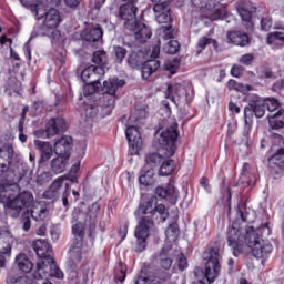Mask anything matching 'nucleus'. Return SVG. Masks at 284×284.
I'll use <instances>...</instances> for the list:
<instances>
[{
    "instance_id": "nucleus-63",
    "label": "nucleus",
    "mask_w": 284,
    "mask_h": 284,
    "mask_svg": "<svg viewBox=\"0 0 284 284\" xmlns=\"http://www.w3.org/2000/svg\"><path fill=\"white\" fill-rule=\"evenodd\" d=\"M120 236L121 239H125V236H128V225H124L120 229Z\"/></svg>"
},
{
    "instance_id": "nucleus-15",
    "label": "nucleus",
    "mask_w": 284,
    "mask_h": 284,
    "mask_svg": "<svg viewBox=\"0 0 284 284\" xmlns=\"http://www.w3.org/2000/svg\"><path fill=\"white\" fill-rule=\"evenodd\" d=\"M171 277L172 275L170 273H164L159 277L155 275L141 274L135 284H172L170 281Z\"/></svg>"
},
{
    "instance_id": "nucleus-31",
    "label": "nucleus",
    "mask_w": 284,
    "mask_h": 284,
    "mask_svg": "<svg viewBox=\"0 0 284 284\" xmlns=\"http://www.w3.org/2000/svg\"><path fill=\"white\" fill-rule=\"evenodd\" d=\"M160 63L158 60H149L142 65V79H150L153 72H156L160 68Z\"/></svg>"
},
{
    "instance_id": "nucleus-41",
    "label": "nucleus",
    "mask_w": 284,
    "mask_h": 284,
    "mask_svg": "<svg viewBox=\"0 0 284 284\" xmlns=\"http://www.w3.org/2000/svg\"><path fill=\"white\" fill-rule=\"evenodd\" d=\"M207 45H213V48H219V43L216 42V40L212 39V38H207V37H202L199 42H197V47L201 50H205V48H207Z\"/></svg>"
},
{
    "instance_id": "nucleus-23",
    "label": "nucleus",
    "mask_w": 284,
    "mask_h": 284,
    "mask_svg": "<svg viewBox=\"0 0 284 284\" xmlns=\"http://www.w3.org/2000/svg\"><path fill=\"white\" fill-rule=\"evenodd\" d=\"M229 43H233L234 45H240L241 48H245L250 43V38L247 34L242 33L241 31H232L227 33Z\"/></svg>"
},
{
    "instance_id": "nucleus-32",
    "label": "nucleus",
    "mask_w": 284,
    "mask_h": 284,
    "mask_svg": "<svg viewBox=\"0 0 284 284\" xmlns=\"http://www.w3.org/2000/svg\"><path fill=\"white\" fill-rule=\"evenodd\" d=\"M16 265L21 270V272L29 273L32 272V267H34V264L30 262L28 258V255L21 253L16 257Z\"/></svg>"
},
{
    "instance_id": "nucleus-5",
    "label": "nucleus",
    "mask_w": 284,
    "mask_h": 284,
    "mask_svg": "<svg viewBox=\"0 0 284 284\" xmlns=\"http://www.w3.org/2000/svg\"><path fill=\"white\" fill-rule=\"evenodd\" d=\"M244 245L245 251L250 250L255 258H264L267 254H272V245L265 244L261 239L258 229L254 230L252 226L245 229Z\"/></svg>"
},
{
    "instance_id": "nucleus-36",
    "label": "nucleus",
    "mask_w": 284,
    "mask_h": 284,
    "mask_svg": "<svg viewBox=\"0 0 284 284\" xmlns=\"http://www.w3.org/2000/svg\"><path fill=\"white\" fill-rule=\"evenodd\" d=\"M227 89L229 90H235V92H251V90H254V88L250 84H243V83H239L236 82V80H230L227 82Z\"/></svg>"
},
{
    "instance_id": "nucleus-64",
    "label": "nucleus",
    "mask_w": 284,
    "mask_h": 284,
    "mask_svg": "<svg viewBox=\"0 0 284 284\" xmlns=\"http://www.w3.org/2000/svg\"><path fill=\"white\" fill-rule=\"evenodd\" d=\"M47 230H48V229L45 227V225L40 226V227L37 230L38 236H45Z\"/></svg>"
},
{
    "instance_id": "nucleus-54",
    "label": "nucleus",
    "mask_w": 284,
    "mask_h": 284,
    "mask_svg": "<svg viewBox=\"0 0 284 284\" xmlns=\"http://www.w3.org/2000/svg\"><path fill=\"white\" fill-rule=\"evenodd\" d=\"M161 30H163L164 39H172L174 37V30H172V27L166 26V27H162Z\"/></svg>"
},
{
    "instance_id": "nucleus-56",
    "label": "nucleus",
    "mask_w": 284,
    "mask_h": 284,
    "mask_svg": "<svg viewBox=\"0 0 284 284\" xmlns=\"http://www.w3.org/2000/svg\"><path fill=\"white\" fill-rule=\"evenodd\" d=\"M159 54H161V44L160 42L158 45L153 47L152 52H151V59L155 61V59H159Z\"/></svg>"
},
{
    "instance_id": "nucleus-34",
    "label": "nucleus",
    "mask_w": 284,
    "mask_h": 284,
    "mask_svg": "<svg viewBox=\"0 0 284 284\" xmlns=\"http://www.w3.org/2000/svg\"><path fill=\"white\" fill-rule=\"evenodd\" d=\"M68 159L63 155H58V158L53 159L51 162V168L55 174H61L62 172H65V168L68 165Z\"/></svg>"
},
{
    "instance_id": "nucleus-27",
    "label": "nucleus",
    "mask_w": 284,
    "mask_h": 284,
    "mask_svg": "<svg viewBox=\"0 0 284 284\" xmlns=\"http://www.w3.org/2000/svg\"><path fill=\"white\" fill-rule=\"evenodd\" d=\"M43 0H20V3L24 8H30L34 13L38 19H43Z\"/></svg>"
},
{
    "instance_id": "nucleus-14",
    "label": "nucleus",
    "mask_w": 284,
    "mask_h": 284,
    "mask_svg": "<svg viewBox=\"0 0 284 284\" xmlns=\"http://www.w3.org/2000/svg\"><path fill=\"white\" fill-rule=\"evenodd\" d=\"M126 29L133 32L134 39L138 43H145V41L152 37V31L144 23L135 22L131 27H126Z\"/></svg>"
},
{
    "instance_id": "nucleus-43",
    "label": "nucleus",
    "mask_w": 284,
    "mask_h": 284,
    "mask_svg": "<svg viewBox=\"0 0 284 284\" xmlns=\"http://www.w3.org/2000/svg\"><path fill=\"white\" fill-rule=\"evenodd\" d=\"M113 54L115 57L116 63H123V59H125V54H128V50L123 47H113Z\"/></svg>"
},
{
    "instance_id": "nucleus-22",
    "label": "nucleus",
    "mask_w": 284,
    "mask_h": 284,
    "mask_svg": "<svg viewBox=\"0 0 284 284\" xmlns=\"http://www.w3.org/2000/svg\"><path fill=\"white\" fill-rule=\"evenodd\" d=\"M155 194L166 201H176L179 199V190L174 185H168L166 187L160 186L155 190Z\"/></svg>"
},
{
    "instance_id": "nucleus-26",
    "label": "nucleus",
    "mask_w": 284,
    "mask_h": 284,
    "mask_svg": "<svg viewBox=\"0 0 284 284\" xmlns=\"http://www.w3.org/2000/svg\"><path fill=\"white\" fill-rule=\"evenodd\" d=\"M33 250L40 258H48V256H50L48 254L52 252V246L44 240H37L33 243Z\"/></svg>"
},
{
    "instance_id": "nucleus-16",
    "label": "nucleus",
    "mask_w": 284,
    "mask_h": 284,
    "mask_svg": "<svg viewBox=\"0 0 284 284\" xmlns=\"http://www.w3.org/2000/svg\"><path fill=\"white\" fill-rule=\"evenodd\" d=\"M42 13L44 17L43 26L45 28H49L50 30L59 28V23H61V12H59V10L51 8L47 12H43L42 7Z\"/></svg>"
},
{
    "instance_id": "nucleus-12",
    "label": "nucleus",
    "mask_w": 284,
    "mask_h": 284,
    "mask_svg": "<svg viewBox=\"0 0 284 284\" xmlns=\"http://www.w3.org/2000/svg\"><path fill=\"white\" fill-rule=\"evenodd\" d=\"M126 140L130 148L133 150V154H139V150L143 148V139H141V132L136 126L132 125L126 129Z\"/></svg>"
},
{
    "instance_id": "nucleus-52",
    "label": "nucleus",
    "mask_w": 284,
    "mask_h": 284,
    "mask_svg": "<svg viewBox=\"0 0 284 284\" xmlns=\"http://www.w3.org/2000/svg\"><path fill=\"white\" fill-rule=\"evenodd\" d=\"M239 61L242 65H252V63H254V55L252 53H246L242 55Z\"/></svg>"
},
{
    "instance_id": "nucleus-24",
    "label": "nucleus",
    "mask_w": 284,
    "mask_h": 284,
    "mask_svg": "<svg viewBox=\"0 0 284 284\" xmlns=\"http://www.w3.org/2000/svg\"><path fill=\"white\" fill-rule=\"evenodd\" d=\"M153 263H158L162 270H170L172 267V258H170V250L162 248L159 255L153 257Z\"/></svg>"
},
{
    "instance_id": "nucleus-18",
    "label": "nucleus",
    "mask_w": 284,
    "mask_h": 284,
    "mask_svg": "<svg viewBox=\"0 0 284 284\" xmlns=\"http://www.w3.org/2000/svg\"><path fill=\"white\" fill-rule=\"evenodd\" d=\"M65 130H68V124L62 118L51 119L47 123V136H57V134L65 132Z\"/></svg>"
},
{
    "instance_id": "nucleus-51",
    "label": "nucleus",
    "mask_w": 284,
    "mask_h": 284,
    "mask_svg": "<svg viewBox=\"0 0 284 284\" xmlns=\"http://www.w3.org/2000/svg\"><path fill=\"white\" fill-rule=\"evenodd\" d=\"M92 61H93V63H97L98 65L103 63V61H105V51H95L93 53Z\"/></svg>"
},
{
    "instance_id": "nucleus-28",
    "label": "nucleus",
    "mask_w": 284,
    "mask_h": 284,
    "mask_svg": "<svg viewBox=\"0 0 284 284\" xmlns=\"http://www.w3.org/2000/svg\"><path fill=\"white\" fill-rule=\"evenodd\" d=\"M102 38H103V30H101L100 27L87 29L82 33V39H84V41H89L91 43L101 41Z\"/></svg>"
},
{
    "instance_id": "nucleus-33",
    "label": "nucleus",
    "mask_w": 284,
    "mask_h": 284,
    "mask_svg": "<svg viewBox=\"0 0 284 284\" xmlns=\"http://www.w3.org/2000/svg\"><path fill=\"white\" fill-rule=\"evenodd\" d=\"M7 283H10V284H32V280L23 273L17 274L14 272H10L8 277H7Z\"/></svg>"
},
{
    "instance_id": "nucleus-48",
    "label": "nucleus",
    "mask_w": 284,
    "mask_h": 284,
    "mask_svg": "<svg viewBox=\"0 0 284 284\" xmlns=\"http://www.w3.org/2000/svg\"><path fill=\"white\" fill-rule=\"evenodd\" d=\"M176 263L181 272H183L184 270H187L189 267L187 257H185V255H183L182 253L178 255Z\"/></svg>"
},
{
    "instance_id": "nucleus-4",
    "label": "nucleus",
    "mask_w": 284,
    "mask_h": 284,
    "mask_svg": "<svg viewBox=\"0 0 284 284\" xmlns=\"http://www.w3.org/2000/svg\"><path fill=\"white\" fill-rule=\"evenodd\" d=\"M221 250L209 248L204 253V271L201 268L195 270V284H210L214 283L219 272H221Z\"/></svg>"
},
{
    "instance_id": "nucleus-17",
    "label": "nucleus",
    "mask_w": 284,
    "mask_h": 284,
    "mask_svg": "<svg viewBox=\"0 0 284 284\" xmlns=\"http://www.w3.org/2000/svg\"><path fill=\"white\" fill-rule=\"evenodd\" d=\"M70 150H72V136L65 135L54 143V153L57 156L70 159Z\"/></svg>"
},
{
    "instance_id": "nucleus-30",
    "label": "nucleus",
    "mask_w": 284,
    "mask_h": 284,
    "mask_svg": "<svg viewBox=\"0 0 284 284\" xmlns=\"http://www.w3.org/2000/svg\"><path fill=\"white\" fill-rule=\"evenodd\" d=\"M268 165L273 170H284V149H280L268 159Z\"/></svg>"
},
{
    "instance_id": "nucleus-1",
    "label": "nucleus",
    "mask_w": 284,
    "mask_h": 284,
    "mask_svg": "<svg viewBox=\"0 0 284 284\" xmlns=\"http://www.w3.org/2000/svg\"><path fill=\"white\" fill-rule=\"evenodd\" d=\"M0 203L4 205L6 214L12 219H19L21 212L28 207H31L30 214L33 221H45L48 216V209L41 206V203L34 202V195L30 192L19 194L17 178L0 182Z\"/></svg>"
},
{
    "instance_id": "nucleus-35",
    "label": "nucleus",
    "mask_w": 284,
    "mask_h": 284,
    "mask_svg": "<svg viewBox=\"0 0 284 284\" xmlns=\"http://www.w3.org/2000/svg\"><path fill=\"white\" fill-rule=\"evenodd\" d=\"M278 116H284L283 110H280L277 113L268 116V124L272 130H281V128H284V121L278 120Z\"/></svg>"
},
{
    "instance_id": "nucleus-53",
    "label": "nucleus",
    "mask_w": 284,
    "mask_h": 284,
    "mask_svg": "<svg viewBox=\"0 0 284 284\" xmlns=\"http://www.w3.org/2000/svg\"><path fill=\"white\" fill-rule=\"evenodd\" d=\"M84 114L88 119H93V116H97V114H99V109L93 105H88L85 108Z\"/></svg>"
},
{
    "instance_id": "nucleus-42",
    "label": "nucleus",
    "mask_w": 284,
    "mask_h": 284,
    "mask_svg": "<svg viewBox=\"0 0 284 284\" xmlns=\"http://www.w3.org/2000/svg\"><path fill=\"white\" fill-rule=\"evenodd\" d=\"M266 42L268 45H272V43H284V36L281 32H271L266 37Z\"/></svg>"
},
{
    "instance_id": "nucleus-7",
    "label": "nucleus",
    "mask_w": 284,
    "mask_h": 284,
    "mask_svg": "<svg viewBox=\"0 0 284 284\" xmlns=\"http://www.w3.org/2000/svg\"><path fill=\"white\" fill-rule=\"evenodd\" d=\"M124 85L125 81L116 78H112L103 82L104 94L101 98V103L105 115L112 114V111L114 110V102L116 101V90Z\"/></svg>"
},
{
    "instance_id": "nucleus-9",
    "label": "nucleus",
    "mask_w": 284,
    "mask_h": 284,
    "mask_svg": "<svg viewBox=\"0 0 284 284\" xmlns=\"http://www.w3.org/2000/svg\"><path fill=\"white\" fill-rule=\"evenodd\" d=\"M226 240L234 256H241L245 252V230H242L239 224H233L229 227Z\"/></svg>"
},
{
    "instance_id": "nucleus-38",
    "label": "nucleus",
    "mask_w": 284,
    "mask_h": 284,
    "mask_svg": "<svg viewBox=\"0 0 284 284\" xmlns=\"http://www.w3.org/2000/svg\"><path fill=\"white\" fill-rule=\"evenodd\" d=\"M10 179H17L14 178V172L10 171L8 164H6L4 162H0V182H9Z\"/></svg>"
},
{
    "instance_id": "nucleus-46",
    "label": "nucleus",
    "mask_w": 284,
    "mask_h": 284,
    "mask_svg": "<svg viewBox=\"0 0 284 284\" xmlns=\"http://www.w3.org/2000/svg\"><path fill=\"white\" fill-rule=\"evenodd\" d=\"M128 267L120 265L118 268V273L114 276V281L115 283H123V281H125L126 276H128Z\"/></svg>"
},
{
    "instance_id": "nucleus-13",
    "label": "nucleus",
    "mask_w": 284,
    "mask_h": 284,
    "mask_svg": "<svg viewBox=\"0 0 284 284\" xmlns=\"http://www.w3.org/2000/svg\"><path fill=\"white\" fill-rule=\"evenodd\" d=\"M120 17L124 21L125 28H132L136 22V7L132 2L120 7Z\"/></svg>"
},
{
    "instance_id": "nucleus-6",
    "label": "nucleus",
    "mask_w": 284,
    "mask_h": 284,
    "mask_svg": "<svg viewBox=\"0 0 284 284\" xmlns=\"http://www.w3.org/2000/svg\"><path fill=\"white\" fill-rule=\"evenodd\" d=\"M85 219V214L80 213L78 215L77 221H73L72 233H73V242L70 247V258L73 265L77 263H81V258H83V254H85V246H83V220Z\"/></svg>"
},
{
    "instance_id": "nucleus-62",
    "label": "nucleus",
    "mask_w": 284,
    "mask_h": 284,
    "mask_svg": "<svg viewBox=\"0 0 284 284\" xmlns=\"http://www.w3.org/2000/svg\"><path fill=\"white\" fill-rule=\"evenodd\" d=\"M49 174L48 173H42L38 176V183H45L48 181Z\"/></svg>"
},
{
    "instance_id": "nucleus-58",
    "label": "nucleus",
    "mask_w": 284,
    "mask_h": 284,
    "mask_svg": "<svg viewBox=\"0 0 284 284\" xmlns=\"http://www.w3.org/2000/svg\"><path fill=\"white\" fill-rule=\"evenodd\" d=\"M22 223H23L22 227H23L24 232H29L30 227H32V223L30 222V217H23Z\"/></svg>"
},
{
    "instance_id": "nucleus-25",
    "label": "nucleus",
    "mask_w": 284,
    "mask_h": 284,
    "mask_svg": "<svg viewBox=\"0 0 284 284\" xmlns=\"http://www.w3.org/2000/svg\"><path fill=\"white\" fill-rule=\"evenodd\" d=\"M63 190L65 192V185H63V178H58L44 192V199H57L59 196V192Z\"/></svg>"
},
{
    "instance_id": "nucleus-45",
    "label": "nucleus",
    "mask_w": 284,
    "mask_h": 284,
    "mask_svg": "<svg viewBox=\"0 0 284 284\" xmlns=\"http://www.w3.org/2000/svg\"><path fill=\"white\" fill-rule=\"evenodd\" d=\"M264 105H266L268 112H276L281 104L278 103V100L274 98H266L264 99Z\"/></svg>"
},
{
    "instance_id": "nucleus-2",
    "label": "nucleus",
    "mask_w": 284,
    "mask_h": 284,
    "mask_svg": "<svg viewBox=\"0 0 284 284\" xmlns=\"http://www.w3.org/2000/svg\"><path fill=\"white\" fill-rule=\"evenodd\" d=\"M135 214L140 219L134 232L136 239L135 252H143L148 236H150V230L154 227L152 219L159 214L162 221H168V212L165 205L156 204V197H151L146 203L139 206Z\"/></svg>"
},
{
    "instance_id": "nucleus-57",
    "label": "nucleus",
    "mask_w": 284,
    "mask_h": 284,
    "mask_svg": "<svg viewBox=\"0 0 284 284\" xmlns=\"http://www.w3.org/2000/svg\"><path fill=\"white\" fill-rule=\"evenodd\" d=\"M68 190H70V184H64V191L62 194V203L64 207H68Z\"/></svg>"
},
{
    "instance_id": "nucleus-29",
    "label": "nucleus",
    "mask_w": 284,
    "mask_h": 284,
    "mask_svg": "<svg viewBox=\"0 0 284 284\" xmlns=\"http://www.w3.org/2000/svg\"><path fill=\"white\" fill-rule=\"evenodd\" d=\"M139 182L141 185H144V187L154 185V169L143 166L141 174L139 176Z\"/></svg>"
},
{
    "instance_id": "nucleus-39",
    "label": "nucleus",
    "mask_w": 284,
    "mask_h": 284,
    "mask_svg": "<svg viewBox=\"0 0 284 284\" xmlns=\"http://www.w3.org/2000/svg\"><path fill=\"white\" fill-rule=\"evenodd\" d=\"M165 236L169 243L176 241V239H179V225L176 223L170 224L165 231Z\"/></svg>"
},
{
    "instance_id": "nucleus-44",
    "label": "nucleus",
    "mask_w": 284,
    "mask_h": 284,
    "mask_svg": "<svg viewBox=\"0 0 284 284\" xmlns=\"http://www.w3.org/2000/svg\"><path fill=\"white\" fill-rule=\"evenodd\" d=\"M181 49V44L176 40H170L168 44L164 48V51L166 54H176L179 50Z\"/></svg>"
},
{
    "instance_id": "nucleus-21",
    "label": "nucleus",
    "mask_w": 284,
    "mask_h": 284,
    "mask_svg": "<svg viewBox=\"0 0 284 284\" xmlns=\"http://www.w3.org/2000/svg\"><path fill=\"white\" fill-rule=\"evenodd\" d=\"M12 243H14V237L12 234L4 232L0 234V254H6L10 256L12 254Z\"/></svg>"
},
{
    "instance_id": "nucleus-55",
    "label": "nucleus",
    "mask_w": 284,
    "mask_h": 284,
    "mask_svg": "<svg viewBox=\"0 0 284 284\" xmlns=\"http://www.w3.org/2000/svg\"><path fill=\"white\" fill-rule=\"evenodd\" d=\"M232 77L239 78L243 74V67L242 65H233L231 69Z\"/></svg>"
},
{
    "instance_id": "nucleus-49",
    "label": "nucleus",
    "mask_w": 284,
    "mask_h": 284,
    "mask_svg": "<svg viewBox=\"0 0 284 284\" xmlns=\"http://www.w3.org/2000/svg\"><path fill=\"white\" fill-rule=\"evenodd\" d=\"M237 12H239L242 21L250 22L252 20V12H250V10H247L243 7H240V8H237Z\"/></svg>"
},
{
    "instance_id": "nucleus-37",
    "label": "nucleus",
    "mask_w": 284,
    "mask_h": 284,
    "mask_svg": "<svg viewBox=\"0 0 284 284\" xmlns=\"http://www.w3.org/2000/svg\"><path fill=\"white\" fill-rule=\"evenodd\" d=\"M14 154V149L10 145H4L0 149V163H10Z\"/></svg>"
},
{
    "instance_id": "nucleus-19",
    "label": "nucleus",
    "mask_w": 284,
    "mask_h": 284,
    "mask_svg": "<svg viewBox=\"0 0 284 284\" xmlns=\"http://www.w3.org/2000/svg\"><path fill=\"white\" fill-rule=\"evenodd\" d=\"M33 144L40 152V163H45L47 161H50V159H52V144L40 140H34Z\"/></svg>"
},
{
    "instance_id": "nucleus-8",
    "label": "nucleus",
    "mask_w": 284,
    "mask_h": 284,
    "mask_svg": "<svg viewBox=\"0 0 284 284\" xmlns=\"http://www.w3.org/2000/svg\"><path fill=\"white\" fill-rule=\"evenodd\" d=\"M252 114H254L256 119H263V116H265V99L258 95H253L248 102V105L244 109V123L246 132H250L252 129Z\"/></svg>"
},
{
    "instance_id": "nucleus-47",
    "label": "nucleus",
    "mask_w": 284,
    "mask_h": 284,
    "mask_svg": "<svg viewBox=\"0 0 284 284\" xmlns=\"http://www.w3.org/2000/svg\"><path fill=\"white\" fill-rule=\"evenodd\" d=\"M179 65H181V62L178 59L169 60L165 63V70L174 74L179 70Z\"/></svg>"
},
{
    "instance_id": "nucleus-61",
    "label": "nucleus",
    "mask_w": 284,
    "mask_h": 284,
    "mask_svg": "<svg viewBox=\"0 0 284 284\" xmlns=\"http://www.w3.org/2000/svg\"><path fill=\"white\" fill-rule=\"evenodd\" d=\"M81 0H64V2L67 3V6H69V8H74L80 3Z\"/></svg>"
},
{
    "instance_id": "nucleus-3",
    "label": "nucleus",
    "mask_w": 284,
    "mask_h": 284,
    "mask_svg": "<svg viewBox=\"0 0 284 284\" xmlns=\"http://www.w3.org/2000/svg\"><path fill=\"white\" fill-rule=\"evenodd\" d=\"M176 139H179V132L176 131V123H173L160 134V138L158 139L159 153H151L146 155L144 166L152 170V168L159 165L163 159L174 156L176 152Z\"/></svg>"
},
{
    "instance_id": "nucleus-20",
    "label": "nucleus",
    "mask_w": 284,
    "mask_h": 284,
    "mask_svg": "<svg viewBox=\"0 0 284 284\" xmlns=\"http://www.w3.org/2000/svg\"><path fill=\"white\" fill-rule=\"evenodd\" d=\"M153 11L155 12L158 23H170L172 21V16H170V8L168 3L163 2L160 4H154Z\"/></svg>"
},
{
    "instance_id": "nucleus-59",
    "label": "nucleus",
    "mask_w": 284,
    "mask_h": 284,
    "mask_svg": "<svg viewBox=\"0 0 284 284\" xmlns=\"http://www.w3.org/2000/svg\"><path fill=\"white\" fill-rule=\"evenodd\" d=\"M229 110L231 112H234V114H239L241 112V108H239V105H236V103H234V102H231L229 104Z\"/></svg>"
},
{
    "instance_id": "nucleus-11",
    "label": "nucleus",
    "mask_w": 284,
    "mask_h": 284,
    "mask_svg": "<svg viewBox=\"0 0 284 284\" xmlns=\"http://www.w3.org/2000/svg\"><path fill=\"white\" fill-rule=\"evenodd\" d=\"M165 94L174 105H183L187 102V91L181 84L169 85Z\"/></svg>"
},
{
    "instance_id": "nucleus-60",
    "label": "nucleus",
    "mask_w": 284,
    "mask_h": 284,
    "mask_svg": "<svg viewBox=\"0 0 284 284\" xmlns=\"http://www.w3.org/2000/svg\"><path fill=\"white\" fill-rule=\"evenodd\" d=\"M273 90L278 92V90H284V80H278L274 85Z\"/></svg>"
},
{
    "instance_id": "nucleus-10",
    "label": "nucleus",
    "mask_w": 284,
    "mask_h": 284,
    "mask_svg": "<svg viewBox=\"0 0 284 284\" xmlns=\"http://www.w3.org/2000/svg\"><path fill=\"white\" fill-rule=\"evenodd\" d=\"M97 74H103V68L90 65L82 71L81 79L87 83L84 87V94L90 95L99 92V87L101 82L99 80H90L94 79Z\"/></svg>"
},
{
    "instance_id": "nucleus-40",
    "label": "nucleus",
    "mask_w": 284,
    "mask_h": 284,
    "mask_svg": "<svg viewBox=\"0 0 284 284\" xmlns=\"http://www.w3.org/2000/svg\"><path fill=\"white\" fill-rule=\"evenodd\" d=\"M174 172V162L172 160H168L162 163L159 174L160 176H170Z\"/></svg>"
},
{
    "instance_id": "nucleus-50",
    "label": "nucleus",
    "mask_w": 284,
    "mask_h": 284,
    "mask_svg": "<svg viewBox=\"0 0 284 284\" xmlns=\"http://www.w3.org/2000/svg\"><path fill=\"white\" fill-rule=\"evenodd\" d=\"M261 29L265 32L272 29V18L270 16H264L261 20Z\"/></svg>"
}]
</instances>
